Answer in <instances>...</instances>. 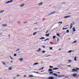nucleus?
Wrapping results in <instances>:
<instances>
[{
  "label": "nucleus",
  "mask_w": 79,
  "mask_h": 79,
  "mask_svg": "<svg viewBox=\"0 0 79 79\" xmlns=\"http://www.w3.org/2000/svg\"><path fill=\"white\" fill-rule=\"evenodd\" d=\"M77 70H79V68H75V69H73L72 70V72H78Z\"/></svg>",
  "instance_id": "obj_1"
},
{
  "label": "nucleus",
  "mask_w": 79,
  "mask_h": 79,
  "mask_svg": "<svg viewBox=\"0 0 79 79\" xmlns=\"http://www.w3.org/2000/svg\"><path fill=\"white\" fill-rule=\"evenodd\" d=\"M39 77V78L40 77H35V76H33L31 75L28 76V77Z\"/></svg>",
  "instance_id": "obj_2"
},
{
  "label": "nucleus",
  "mask_w": 79,
  "mask_h": 79,
  "mask_svg": "<svg viewBox=\"0 0 79 79\" xmlns=\"http://www.w3.org/2000/svg\"><path fill=\"white\" fill-rule=\"evenodd\" d=\"M56 12H55V11L52 12L51 13L48 14V15H53V14H54V13H56Z\"/></svg>",
  "instance_id": "obj_3"
},
{
  "label": "nucleus",
  "mask_w": 79,
  "mask_h": 79,
  "mask_svg": "<svg viewBox=\"0 0 79 79\" xmlns=\"http://www.w3.org/2000/svg\"><path fill=\"white\" fill-rule=\"evenodd\" d=\"M13 2V0H11L10 1H8L7 2H6L5 3H11V2Z\"/></svg>",
  "instance_id": "obj_4"
},
{
  "label": "nucleus",
  "mask_w": 79,
  "mask_h": 79,
  "mask_svg": "<svg viewBox=\"0 0 79 79\" xmlns=\"http://www.w3.org/2000/svg\"><path fill=\"white\" fill-rule=\"evenodd\" d=\"M73 23H71L70 24V29H71L72 27H73Z\"/></svg>",
  "instance_id": "obj_5"
},
{
  "label": "nucleus",
  "mask_w": 79,
  "mask_h": 79,
  "mask_svg": "<svg viewBox=\"0 0 79 79\" xmlns=\"http://www.w3.org/2000/svg\"><path fill=\"white\" fill-rule=\"evenodd\" d=\"M53 70H57V69H59V68H55L52 69Z\"/></svg>",
  "instance_id": "obj_6"
},
{
  "label": "nucleus",
  "mask_w": 79,
  "mask_h": 79,
  "mask_svg": "<svg viewBox=\"0 0 79 79\" xmlns=\"http://www.w3.org/2000/svg\"><path fill=\"white\" fill-rule=\"evenodd\" d=\"M2 26H3V27H5L6 26H7V24H3L2 25Z\"/></svg>",
  "instance_id": "obj_7"
},
{
  "label": "nucleus",
  "mask_w": 79,
  "mask_h": 79,
  "mask_svg": "<svg viewBox=\"0 0 79 79\" xmlns=\"http://www.w3.org/2000/svg\"><path fill=\"white\" fill-rule=\"evenodd\" d=\"M48 79H54V77H50L48 78Z\"/></svg>",
  "instance_id": "obj_8"
},
{
  "label": "nucleus",
  "mask_w": 79,
  "mask_h": 79,
  "mask_svg": "<svg viewBox=\"0 0 79 79\" xmlns=\"http://www.w3.org/2000/svg\"><path fill=\"white\" fill-rule=\"evenodd\" d=\"M43 2H41L39 3L38 5L39 6H40V5H43Z\"/></svg>",
  "instance_id": "obj_9"
},
{
  "label": "nucleus",
  "mask_w": 79,
  "mask_h": 79,
  "mask_svg": "<svg viewBox=\"0 0 79 79\" xmlns=\"http://www.w3.org/2000/svg\"><path fill=\"white\" fill-rule=\"evenodd\" d=\"M73 77H76V76H77V74H74L73 75Z\"/></svg>",
  "instance_id": "obj_10"
},
{
  "label": "nucleus",
  "mask_w": 79,
  "mask_h": 79,
  "mask_svg": "<svg viewBox=\"0 0 79 79\" xmlns=\"http://www.w3.org/2000/svg\"><path fill=\"white\" fill-rule=\"evenodd\" d=\"M52 74L53 75H54V76H55L56 77H58V75H57V74H56V73H53Z\"/></svg>",
  "instance_id": "obj_11"
},
{
  "label": "nucleus",
  "mask_w": 79,
  "mask_h": 79,
  "mask_svg": "<svg viewBox=\"0 0 79 79\" xmlns=\"http://www.w3.org/2000/svg\"><path fill=\"white\" fill-rule=\"evenodd\" d=\"M64 75H63V76L61 75H61H58V77H64Z\"/></svg>",
  "instance_id": "obj_12"
},
{
  "label": "nucleus",
  "mask_w": 79,
  "mask_h": 79,
  "mask_svg": "<svg viewBox=\"0 0 79 79\" xmlns=\"http://www.w3.org/2000/svg\"><path fill=\"white\" fill-rule=\"evenodd\" d=\"M49 35H50V34H46V37H48L49 36Z\"/></svg>",
  "instance_id": "obj_13"
},
{
  "label": "nucleus",
  "mask_w": 79,
  "mask_h": 79,
  "mask_svg": "<svg viewBox=\"0 0 79 79\" xmlns=\"http://www.w3.org/2000/svg\"><path fill=\"white\" fill-rule=\"evenodd\" d=\"M37 33V32H34L33 34V35H35Z\"/></svg>",
  "instance_id": "obj_14"
},
{
  "label": "nucleus",
  "mask_w": 79,
  "mask_h": 79,
  "mask_svg": "<svg viewBox=\"0 0 79 79\" xmlns=\"http://www.w3.org/2000/svg\"><path fill=\"white\" fill-rule=\"evenodd\" d=\"M45 39V37H41V38H40V40H41L42 39V40H44Z\"/></svg>",
  "instance_id": "obj_15"
},
{
  "label": "nucleus",
  "mask_w": 79,
  "mask_h": 79,
  "mask_svg": "<svg viewBox=\"0 0 79 79\" xmlns=\"http://www.w3.org/2000/svg\"><path fill=\"white\" fill-rule=\"evenodd\" d=\"M73 32H75V31H76V29H75V27H73Z\"/></svg>",
  "instance_id": "obj_16"
},
{
  "label": "nucleus",
  "mask_w": 79,
  "mask_h": 79,
  "mask_svg": "<svg viewBox=\"0 0 79 79\" xmlns=\"http://www.w3.org/2000/svg\"><path fill=\"white\" fill-rule=\"evenodd\" d=\"M19 60L20 61H22L23 60V58H22L19 59Z\"/></svg>",
  "instance_id": "obj_17"
},
{
  "label": "nucleus",
  "mask_w": 79,
  "mask_h": 79,
  "mask_svg": "<svg viewBox=\"0 0 79 79\" xmlns=\"http://www.w3.org/2000/svg\"><path fill=\"white\" fill-rule=\"evenodd\" d=\"M24 5V4H21V5H20V7H23V6Z\"/></svg>",
  "instance_id": "obj_18"
},
{
  "label": "nucleus",
  "mask_w": 79,
  "mask_h": 79,
  "mask_svg": "<svg viewBox=\"0 0 79 79\" xmlns=\"http://www.w3.org/2000/svg\"><path fill=\"white\" fill-rule=\"evenodd\" d=\"M48 71L49 72L53 71V70H52V69H49L48 70Z\"/></svg>",
  "instance_id": "obj_19"
},
{
  "label": "nucleus",
  "mask_w": 79,
  "mask_h": 79,
  "mask_svg": "<svg viewBox=\"0 0 79 79\" xmlns=\"http://www.w3.org/2000/svg\"><path fill=\"white\" fill-rule=\"evenodd\" d=\"M2 64H4V65H6V63H5V62L3 61H2Z\"/></svg>",
  "instance_id": "obj_20"
},
{
  "label": "nucleus",
  "mask_w": 79,
  "mask_h": 79,
  "mask_svg": "<svg viewBox=\"0 0 79 79\" xmlns=\"http://www.w3.org/2000/svg\"><path fill=\"white\" fill-rule=\"evenodd\" d=\"M10 59H11V60H14V59H13V57H12L11 56H10Z\"/></svg>",
  "instance_id": "obj_21"
},
{
  "label": "nucleus",
  "mask_w": 79,
  "mask_h": 79,
  "mask_svg": "<svg viewBox=\"0 0 79 79\" xmlns=\"http://www.w3.org/2000/svg\"><path fill=\"white\" fill-rule=\"evenodd\" d=\"M56 35L57 36H58L59 37H60V34L59 33L57 34Z\"/></svg>",
  "instance_id": "obj_22"
},
{
  "label": "nucleus",
  "mask_w": 79,
  "mask_h": 79,
  "mask_svg": "<svg viewBox=\"0 0 79 79\" xmlns=\"http://www.w3.org/2000/svg\"><path fill=\"white\" fill-rule=\"evenodd\" d=\"M77 58V57H74V60H75V61H76Z\"/></svg>",
  "instance_id": "obj_23"
},
{
  "label": "nucleus",
  "mask_w": 79,
  "mask_h": 79,
  "mask_svg": "<svg viewBox=\"0 0 79 79\" xmlns=\"http://www.w3.org/2000/svg\"><path fill=\"white\" fill-rule=\"evenodd\" d=\"M9 70H11L12 69V67H10L9 68Z\"/></svg>",
  "instance_id": "obj_24"
},
{
  "label": "nucleus",
  "mask_w": 79,
  "mask_h": 79,
  "mask_svg": "<svg viewBox=\"0 0 79 79\" xmlns=\"http://www.w3.org/2000/svg\"><path fill=\"white\" fill-rule=\"evenodd\" d=\"M49 68H53V66H49Z\"/></svg>",
  "instance_id": "obj_25"
},
{
  "label": "nucleus",
  "mask_w": 79,
  "mask_h": 79,
  "mask_svg": "<svg viewBox=\"0 0 79 79\" xmlns=\"http://www.w3.org/2000/svg\"><path fill=\"white\" fill-rule=\"evenodd\" d=\"M33 73H36V74H39V73L38 72H33Z\"/></svg>",
  "instance_id": "obj_26"
},
{
  "label": "nucleus",
  "mask_w": 79,
  "mask_h": 79,
  "mask_svg": "<svg viewBox=\"0 0 79 79\" xmlns=\"http://www.w3.org/2000/svg\"><path fill=\"white\" fill-rule=\"evenodd\" d=\"M3 11H5V10H4L2 11H0V12L3 13Z\"/></svg>",
  "instance_id": "obj_27"
},
{
  "label": "nucleus",
  "mask_w": 79,
  "mask_h": 79,
  "mask_svg": "<svg viewBox=\"0 0 79 79\" xmlns=\"http://www.w3.org/2000/svg\"><path fill=\"white\" fill-rule=\"evenodd\" d=\"M56 37V36H54L53 37V39H55V38Z\"/></svg>",
  "instance_id": "obj_28"
},
{
  "label": "nucleus",
  "mask_w": 79,
  "mask_h": 79,
  "mask_svg": "<svg viewBox=\"0 0 79 79\" xmlns=\"http://www.w3.org/2000/svg\"><path fill=\"white\" fill-rule=\"evenodd\" d=\"M39 64L38 63H35L34 64H35V65H36V64Z\"/></svg>",
  "instance_id": "obj_29"
},
{
  "label": "nucleus",
  "mask_w": 79,
  "mask_h": 79,
  "mask_svg": "<svg viewBox=\"0 0 79 79\" xmlns=\"http://www.w3.org/2000/svg\"><path fill=\"white\" fill-rule=\"evenodd\" d=\"M69 53H71L72 52V51L70 50L68 51Z\"/></svg>",
  "instance_id": "obj_30"
},
{
  "label": "nucleus",
  "mask_w": 79,
  "mask_h": 79,
  "mask_svg": "<svg viewBox=\"0 0 79 79\" xmlns=\"http://www.w3.org/2000/svg\"><path fill=\"white\" fill-rule=\"evenodd\" d=\"M72 61V60H69V63L71 62Z\"/></svg>",
  "instance_id": "obj_31"
},
{
  "label": "nucleus",
  "mask_w": 79,
  "mask_h": 79,
  "mask_svg": "<svg viewBox=\"0 0 79 79\" xmlns=\"http://www.w3.org/2000/svg\"><path fill=\"white\" fill-rule=\"evenodd\" d=\"M69 30H66V32L67 33H69Z\"/></svg>",
  "instance_id": "obj_32"
},
{
  "label": "nucleus",
  "mask_w": 79,
  "mask_h": 79,
  "mask_svg": "<svg viewBox=\"0 0 79 79\" xmlns=\"http://www.w3.org/2000/svg\"><path fill=\"white\" fill-rule=\"evenodd\" d=\"M77 42V41L75 40L73 42V43H76Z\"/></svg>",
  "instance_id": "obj_33"
},
{
  "label": "nucleus",
  "mask_w": 79,
  "mask_h": 79,
  "mask_svg": "<svg viewBox=\"0 0 79 79\" xmlns=\"http://www.w3.org/2000/svg\"><path fill=\"white\" fill-rule=\"evenodd\" d=\"M44 69V67H43L40 69L39 70H41V69Z\"/></svg>",
  "instance_id": "obj_34"
},
{
  "label": "nucleus",
  "mask_w": 79,
  "mask_h": 79,
  "mask_svg": "<svg viewBox=\"0 0 79 79\" xmlns=\"http://www.w3.org/2000/svg\"><path fill=\"white\" fill-rule=\"evenodd\" d=\"M68 18V16L64 17V18Z\"/></svg>",
  "instance_id": "obj_35"
},
{
  "label": "nucleus",
  "mask_w": 79,
  "mask_h": 79,
  "mask_svg": "<svg viewBox=\"0 0 79 79\" xmlns=\"http://www.w3.org/2000/svg\"><path fill=\"white\" fill-rule=\"evenodd\" d=\"M19 50H20L19 49H18L16 50V52H17V51H19Z\"/></svg>",
  "instance_id": "obj_36"
},
{
  "label": "nucleus",
  "mask_w": 79,
  "mask_h": 79,
  "mask_svg": "<svg viewBox=\"0 0 79 79\" xmlns=\"http://www.w3.org/2000/svg\"><path fill=\"white\" fill-rule=\"evenodd\" d=\"M58 23H60L61 24H62L63 23V22H59Z\"/></svg>",
  "instance_id": "obj_37"
},
{
  "label": "nucleus",
  "mask_w": 79,
  "mask_h": 79,
  "mask_svg": "<svg viewBox=\"0 0 79 79\" xmlns=\"http://www.w3.org/2000/svg\"><path fill=\"white\" fill-rule=\"evenodd\" d=\"M42 53H45V51H42Z\"/></svg>",
  "instance_id": "obj_38"
},
{
  "label": "nucleus",
  "mask_w": 79,
  "mask_h": 79,
  "mask_svg": "<svg viewBox=\"0 0 79 79\" xmlns=\"http://www.w3.org/2000/svg\"><path fill=\"white\" fill-rule=\"evenodd\" d=\"M14 56H16V54H14Z\"/></svg>",
  "instance_id": "obj_39"
},
{
  "label": "nucleus",
  "mask_w": 79,
  "mask_h": 79,
  "mask_svg": "<svg viewBox=\"0 0 79 79\" xmlns=\"http://www.w3.org/2000/svg\"><path fill=\"white\" fill-rule=\"evenodd\" d=\"M50 44H51L52 45H53V44L52 42H50Z\"/></svg>",
  "instance_id": "obj_40"
},
{
  "label": "nucleus",
  "mask_w": 79,
  "mask_h": 79,
  "mask_svg": "<svg viewBox=\"0 0 79 79\" xmlns=\"http://www.w3.org/2000/svg\"><path fill=\"white\" fill-rule=\"evenodd\" d=\"M73 16V15H69L68 16H67L68 18H69V17H70V16Z\"/></svg>",
  "instance_id": "obj_41"
},
{
  "label": "nucleus",
  "mask_w": 79,
  "mask_h": 79,
  "mask_svg": "<svg viewBox=\"0 0 79 79\" xmlns=\"http://www.w3.org/2000/svg\"><path fill=\"white\" fill-rule=\"evenodd\" d=\"M53 73V72H50V74H52V73Z\"/></svg>",
  "instance_id": "obj_42"
},
{
  "label": "nucleus",
  "mask_w": 79,
  "mask_h": 79,
  "mask_svg": "<svg viewBox=\"0 0 79 79\" xmlns=\"http://www.w3.org/2000/svg\"><path fill=\"white\" fill-rule=\"evenodd\" d=\"M62 29H63V30H64V29H66V28H62Z\"/></svg>",
  "instance_id": "obj_43"
},
{
  "label": "nucleus",
  "mask_w": 79,
  "mask_h": 79,
  "mask_svg": "<svg viewBox=\"0 0 79 79\" xmlns=\"http://www.w3.org/2000/svg\"><path fill=\"white\" fill-rule=\"evenodd\" d=\"M40 50H41V49L40 48L38 50V51H40Z\"/></svg>",
  "instance_id": "obj_44"
},
{
  "label": "nucleus",
  "mask_w": 79,
  "mask_h": 79,
  "mask_svg": "<svg viewBox=\"0 0 79 79\" xmlns=\"http://www.w3.org/2000/svg\"><path fill=\"white\" fill-rule=\"evenodd\" d=\"M46 40H47V39L45 40H43L42 41H46Z\"/></svg>",
  "instance_id": "obj_45"
},
{
  "label": "nucleus",
  "mask_w": 79,
  "mask_h": 79,
  "mask_svg": "<svg viewBox=\"0 0 79 79\" xmlns=\"http://www.w3.org/2000/svg\"><path fill=\"white\" fill-rule=\"evenodd\" d=\"M52 48H50V50H52Z\"/></svg>",
  "instance_id": "obj_46"
},
{
  "label": "nucleus",
  "mask_w": 79,
  "mask_h": 79,
  "mask_svg": "<svg viewBox=\"0 0 79 79\" xmlns=\"http://www.w3.org/2000/svg\"><path fill=\"white\" fill-rule=\"evenodd\" d=\"M42 47L43 48H45V46H42Z\"/></svg>",
  "instance_id": "obj_47"
},
{
  "label": "nucleus",
  "mask_w": 79,
  "mask_h": 79,
  "mask_svg": "<svg viewBox=\"0 0 79 79\" xmlns=\"http://www.w3.org/2000/svg\"><path fill=\"white\" fill-rule=\"evenodd\" d=\"M58 40H59V38H58L57 39V42H58Z\"/></svg>",
  "instance_id": "obj_48"
},
{
  "label": "nucleus",
  "mask_w": 79,
  "mask_h": 79,
  "mask_svg": "<svg viewBox=\"0 0 79 79\" xmlns=\"http://www.w3.org/2000/svg\"><path fill=\"white\" fill-rule=\"evenodd\" d=\"M20 76V75H17V76Z\"/></svg>",
  "instance_id": "obj_49"
},
{
  "label": "nucleus",
  "mask_w": 79,
  "mask_h": 79,
  "mask_svg": "<svg viewBox=\"0 0 79 79\" xmlns=\"http://www.w3.org/2000/svg\"><path fill=\"white\" fill-rule=\"evenodd\" d=\"M26 77V75H25L24 76H23V77Z\"/></svg>",
  "instance_id": "obj_50"
},
{
  "label": "nucleus",
  "mask_w": 79,
  "mask_h": 79,
  "mask_svg": "<svg viewBox=\"0 0 79 79\" xmlns=\"http://www.w3.org/2000/svg\"><path fill=\"white\" fill-rule=\"evenodd\" d=\"M57 73H59V74H60V73L59 72H57Z\"/></svg>",
  "instance_id": "obj_51"
},
{
  "label": "nucleus",
  "mask_w": 79,
  "mask_h": 79,
  "mask_svg": "<svg viewBox=\"0 0 79 79\" xmlns=\"http://www.w3.org/2000/svg\"><path fill=\"white\" fill-rule=\"evenodd\" d=\"M46 40H49V38H48L46 39Z\"/></svg>",
  "instance_id": "obj_52"
},
{
  "label": "nucleus",
  "mask_w": 79,
  "mask_h": 79,
  "mask_svg": "<svg viewBox=\"0 0 79 79\" xmlns=\"http://www.w3.org/2000/svg\"><path fill=\"white\" fill-rule=\"evenodd\" d=\"M10 35H8L9 37H10Z\"/></svg>",
  "instance_id": "obj_53"
},
{
  "label": "nucleus",
  "mask_w": 79,
  "mask_h": 79,
  "mask_svg": "<svg viewBox=\"0 0 79 79\" xmlns=\"http://www.w3.org/2000/svg\"><path fill=\"white\" fill-rule=\"evenodd\" d=\"M61 50V49H59V50Z\"/></svg>",
  "instance_id": "obj_54"
},
{
  "label": "nucleus",
  "mask_w": 79,
  "mask_h": 79,
  "mask_svg": "<svg viewBox=\"0 0 79 79\" xmlns=\"http://www.w3.org/2000/svg\"><path fill=\"white\" fill-rule=\"evenodd\" d=\"M21 53V52H19L18 53Z\"/></svg>",
  "instance_id": "obj_55"
},
{
  "label": "nucleus",
  "mask_w": 79,
  "mask_h": 79,
  "mask_svg": "<svg viewBox=\"0 0 79 79\" xmlns=\"http://www.w3.org/2000/svg\"><path fill=\"white\" fill-rule=\"evenodd\" d=\"M13 79H16V77H14V78H13Z\"/></svg>",
  "instance_id": "obj_56"
},
{
  "label": "nucleus",
  "mask_w": 79,
  "mask_h": 79,
  "mask_svg": "<svg viewBox=\"0 0 79 79\" xmlns=\"http://www.w3.org/2000/svg\"><path fill=\"white\" fill-rule=\"evenodd\" d=\"M68 28H65V29H68Z\"/></svg>",
  "instance_id": "obj_57"
},
{
  "label": "nucleus",
  "mask_w": 79,
  "mask_h": 79,
  "mask_svg": "<svg viewBox=\"0 0 79 79\" xmlns=\"http://www.w3.org/2000/svg\"><path fill=\"white\" fill-rule=\"evenodd\" d=\"M48 32V31H46V33H47Z\"/></svg>",
  "instance_id": "obj_58"
},
{
  "label": "nucleus",
  "mask_w": 79,
  "mask_h": 79,
  "mask_svg": "<svg viewBox=\"0 0 79 79\" xmlns=\"http://www.w3.org/2000/svg\"><path fill=\"white\" fill-rule=\"evenodd\" d=\"M10 62H11V63H13V61H11Z\"/></svg>",
  "instance_id": "obj_59"
},
{
  "label": "nucleus",
  "mask_w": 79,
  "mask_h": 79,
  "mask_svg": "<svg viewBox=\"0 0 79 79\" xmlns=\"http://www.w3.org/2000/svg\"><path fill=\"white\" fill-rule=\"evenodd\" d=\"M43 71H44L42 70V71H41V72H43Z\"/></svg>",
  "instance_id": "obj_60"
},
{
  "label": "nucleus",
  "mask_w": 79,
  "mask_h": 79,
  "mask_svg": "<svg viewBox=\"0 0 79 79\" xmlns=\"http://www.w3.org/2000/svg\"><path fill=\"white\" fill-rule=\"evenodd\" d=\"M68 66H69V67H70V65H68Z\"/></svg>",
  "instance_id": "obj_61"
},
{
  "label": "nucleus",
  "mask_w": 79,
  "mask_h": 79,
  "mask_svg": "<svg viewBox=\"0 0 79 79\" xmlns=\"http://www.w3.org/2000/svg\"><path fill=\"white\" fill-rule=\"evenodd\" d=\"M71 14V13H69V14Z\"/></svg>",
  "instance_id": "obj_62"
},
{
  "label": "nucleus",
  "mask_w": 79,
  "mask_h": 79,
  "mask_svg": "<svg viewBox=\"0 0 79 79\" xmlns=\"http://www.w3.org/2000/svg\"><path fill=\"white\" fill-rule=\"evenodd\" d=\"M78 76H79V75H78Z\"/></svg>",
  "instance_id": "obj_63"
},
{
  "label": "nucleus",
  "mask_w": 79,
  "mask_h": 79,
  "mask_svg": "<svg viewBox=\"0 0 79 79\" xmlns=\"http://www.w3.org/2000/svg\"><path fill=\"white\" fill-rule=\"evenodd\" d=\"M0 20H1V19H0Z\"/></svg>",
  "instance_id": "obj_64"
}]
</instances>
